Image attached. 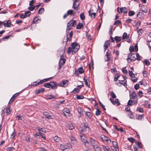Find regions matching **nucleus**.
Segmentation results:
<instances>
[{"instance_id":"f257e3e1","label":"nucleus","mask_w":151,"mask_h":151,"mask_svg":"<svg viewBox=\"0 0 151 151\" xmlns=\"http://www.w3.org/2000/svg\"><path fill=\"white\" fill-rule=\"evenodd\" d=\"M136 60L135 55L134 54L130 53L128 55L127 58V59L128 63H130L132 61H134Z\"/></svg>"},{"instance_id":"f03ea898","label":"nucleus","mask_w":151,"mask_h":151,"mask_svg":"<svg viewBox=\"0 0 151 151\" xmlns=\"http://www.w3.org/2000/svg\"><path fill=\"white\" fill-rule=\"evenodd\" d=\"M71 46L72 49L74 50V52L75 53L78 52L80 47L79 45L76 42H74L72 43Z\"/></svg>"},{"instance_id":"7ed1b4c3","label":"nucleus","mask_w":151,"mask_h":151,"mask_svg":"<svg viewBox=\"0 0 151 151\" xmlns=\"http://www.w3.org/2000/svg\"><path fill=\"white\" fill-rule=\"evenodd\" d=\"M80 136L81 138L82 142L85 146L86 147H88L89 142L87 140V138L83 135H80Z\"/></svg>"},{"instance_id":"20e7f679","label":"nucleus","mask_w":151,"mask_h":151,"mask_svg":"<svg viewBox=\"0 0 151 151\" xmlns=\"http://www.w3.org/2000/svg\"><path fill=\"white\" fill-rule=\"evenodd\" d=\"M69 83L67 80H63L61 82L58 83V86L65 88L68 86Z\"/></svg>"},{"instance_id":"39448f33","label":"nucleus","mask_w":151,"mask_h":151,"mask_svg":"<svg viewBox=\"0 0 151 151\" xmlns=\"http://www.w3.org/2000/svg\"><path fill=\"white\" fill-rule=\"evenodd\" d=\"M50 88L52 89H56L57 88V86H58V83L55 81H51L50 82Z\"/></svg>"},{"instance_id":"423d86ee","label":"nucleus","mask_w":151,"mask_h":151,"mask_svg":"<svg viewBox=\"0 0 151 151\" xmlns=\"http://www.w3.org/2000/svg\"><path fill=\"white\" fill-rule=\"evenodd\" d=\"M117 10L119 14L123 12L124 14H126L127 12V9L126 7L122 8L118 7L117 9Z\"/></svg>"},{"instance_id":"0eeeda50","label":"nucleus","mask_w":151,"mask_h":151,"mask_svg":"<svg viewBox=\"0 0 151 151\" xmlns=\"http://www.w3.org/2000/svg\"><path fill=\"white\" fill-rule=\"evenodd\" d=\"M45 96V98L47 100L52 99H57L56 96L52 94L50 95H46Z\"/></svg>"},{"instance_id":"6e6552de","label":"nucleus","mask_w":151,"mask_h":151,"mask_svg":"<svg viewBox=\"0 0 151 151\" xmlns=\"http://www.w3.org/2000/svg\"><path fill=\"white\" fill-rule=\"evenodd\" d=\"M67 24H69L68 25L72 27H75L76 24V21L75 20H74L73 19L70 20Z\"/></svg>"},{"instance_id":"1a4fd4ad","label":"nucleus","mask_w":151,"mask_h":151,"mask_svg":"<svg viewBox=\"0 0 151 151\" xmlns=\"http://www.w3.org/2000/svg\"><path fill=\"white\" fill-rule=\"evenodd\" d=\"M110 51L108 49L105 55V56H106L107 58V59L106 60H105L106 61H110V60L111 59V57H109V56L110 55Z\"/></svg>"},{"instance_id":"9d476101","label":"nucleus","mask_w":151,"mask_h":151,"mask_svg":"<svg viewBox=\"0 0 151 151\" xmlns=\"http://www.w3.org/2000/svg\"><path fill=\"white\" fill-rule=\"evenodd\" d=\"M3 25L5 27H10L12 25L13 26V25L11 24L9 20L7 21L6 23H4Z\"/></svg>"},{"instance_id":"9b49d317","label":"nucleus","mask_w":151,"mask_h":151,"mask_svg":"<svg viewBox=\"0 0 151 151\" xmlns=\"http://www.w3.org/2000/svg\"><path fill=\"white\" fill-rule=\"evenodd\" d=\"M101 138L103 141H107L108 140H110V143L111 142V140L110 139V138L108 139V137L105 136L104 135H103L101 137Z\"/></svg>"},{"instance_id":"f8f14e48","label":"nucleus","mask_w":151,"mask_h":151,"mask_svg":"<svg viewBox=\"0 0 151 151\" xmlns=\"http://www.w3.org/2000/svg\"><path fill=\"white\" fill-rule=\"evenodd\" d=\"M45 91V89L44 88H40L35 91V93L36 94H37L41 92H44Z\"/></svg>"},{"instance_id":"ddd939ff","label":"nucleus","mask_w":151,"mask_h":151,"mask_svg":"<svg viewBox=\"0 0 151 151\" xmlns=\"http://www.w3.org/2000/svg\"><path fill=\"white\" fill-rule=\"evenodd\" d=\"M77 111L81 116H83V112L84 109H83L79 107L77 109Z\"/></svg>"},{"instance_id":"4468645a","label":"nucleus","mask_w":151,"mask_h":151,"mask_svg":"<svg viewBox=\"0 0 151 151\" xmlns=\"http://www.w3.org/2000/svg\"><path fill=\"white\" fill-rule=\"evenodd\" d=\"M93 147L95 151H100L101 150V148L99 147L97 145H93Z\"/></svg>"},{"instance_id":"2eb2a0df","label":"nucleus","mask_w":151,"mask_h":151,"mask_svg":"<svg viewBox=\"0 0 151 151\" xmlns=\"http://www.w3.org/2000/svg\"><path fill=\"white\" fill-rule=\"evenodd\" d=\"M129 95L130 98L134 99L136 96L137 94L134 91H132V94H130Z\"/></svg>"},{"instance_id":"dca6fc26","label":"nucleus","mask_w":151,"mask_h":151,"mask_svg":"<svg viewBox=\"0 0 151 151\" xmlns=\"http://www.w3.org/2000/svg\"><path fill=\"white\" fill-rule=\"evenodd\" d=\"M135 144L138 146L139 148H142V144L141 142H138L137 140H136L135 142Z\"/></svg>"},{"instance_id":"f3484780","label":"nucleus","mask_w":151,"mask_h":151,"mask_svg":"<svg viewBox=\"0 0 151 151\" xmlns=\"http://www.w3.org/2000/svg\"><path fill=\"white\" fill-rule=\"evenodd\" d=\"M89 141L93 147V145H95V141L91 137H90Z\"/></svg>"},{"instance_id":"a211bd4d","label":"nucleus","mask_w":151,"mask_h":151,"mask_svg":"<svg viewBox=\"0 0 151 151\" xmlns=\"http://www.w3.org/2000/svg\"><path fill=\"white\" fill-rule=\"evenodd\" d=\"M65 60L63 57H61L60 59L59 63L63 65L65 63Z\"/></svg>"},{"instance_id":"6ab92c4d","label":"nucleus","mask_w":151,"mask_h":151,"mask_svg":"<svg viewBox=\"0 0 151 151\" xmlns=\"http://www.w3.org/2000/svg\"><path fill=\"white\" fill-rule=\"evenodd\" d=\"M83 25L82 23L79 22L76 26V29H81L83 27Z\"/></svg>"},{"instance_id":"aec40b11","label":"nucleus","mask_w":151,"mask_h":151,"mask_svg":"<svg viewBox=\"0 0 151 151\" xmlns=\"http://www.w3.org/2000/svg\"><path fill=\"white\" fill-rule=\"evenodd\" d=\"M80 91V90L78 88H74L73 91L71 92V93H79Z\"/></svg>"},{"instance_id":"412c9836","label":"nucleus","mask_w":151,"mask_h":151,"mask_svg":"<svg viewBox=\"0 0 151 151\" xmlns=\"http://www.w3.org/2000/svg\"><path fill=\"white\" fill-rule=\"evenodd\" d=\"M44 115L45 117L48 119H51V116L50 114L49 113H48L46 112H44Z\"/></svg>"},{"instance_id":"4be33fe9","label":"nucleus","mask_w":151,"mask_h":151,"mask_svg":"<svg viewBox=\"0 0 151 151\" xmlns=\"http://www.w3.org/2000/svg\"><path fill=\"white\" fill-rule=\"evenodd\" d=\"M37 129L39 132H40V131H41L43 134L44 133H46V131L44 129L41 128L39 127H37Z\"/></svg>"},{"instance_id":"5701e85b","label":"nucleus","mask_w":151,"mask_h":151,"mask_svg":"<svg viewBox=\"0 0 151 151\" xmlns=\"http://www.w3.org/2000/svg\"><path fill=\"white\" fill-rule=\"evenodd\" d=\"M77 1H76L74 0H73V6H72L73 8L74 9H76L77 8H78V7L79 6V4H78L77 5H76V2Z\"/></svg>"},{"instance_id":"b1692460","label":"nucleus","mask_w":151,"mask_h":151,"mask_svg":"<svg viewBox=\"0 0 151 151\" xmlns=\"http://www.w3.org/2000/svg\"><path fill=\"white\" fill-rule=\"evenodd\" d=\"M144 115H139V114H136V119L139 120H141L142 118L144 117Z\"/></svg>"},{"instance_id":"393cba45","label":"nucleus","mask_w":151,"mask_h":151,"mask_svg":"<svg viewBox=\"0 0 151 151\" xmlns=\"http://www.w3.org/2000/svg\"><path fill=\"white\" fill-rule=\"evenodd\" d=\"M65 50V47H64L63 49H62V50H60L59 52L60 53V55L61 56H63V55L64 53V51Z\"/></svg>"},{"instance_id":"a878e982","label":"nucleus","mask_w":151,"mask_h":151,"mask_svg":"<svg viewBox=\"0 0 151 151\" xmlns=\"http://www.w3.org/2000/svg\"><path fill=\"white\" fill-rule=\"evenodd\" d=\"M10 107V106H8V107L6 108V113L7 114V115L10 114L11 111V110L9 109V108Z\"/></svg>"},{"instance_id":"bb28decb","label":"nucleus","mask_w":151,"mask_h":151,"mask_svg":"<svg viewBox=\"0 0 151 151\" xmlns=\"http://www.w3.org/2000/svg\"><path fill=\"white\" fill-rule=\"evenodd\" d=\"M74 50L72 49V47H69L68 49L67 50V53L68 54H70L71 52V51L72 52V53L74 52Z\"/></svg>"},{"instance_id":"cd10ccee","label":"nucleus","mask_w":151,"mask_h":151,"mask_svg":"<svg viewBox=\"0 0 151 151\" xmlns=\"http://www.w3.org/2000/svg\"><path fill=\"white\" fill-rule=\"evenodd\" d=\"M76 98L77 99H81L84 98V97L82 95H76Z\"/></svg>"},{"instance_id":"c85d7f7f","label":"nucleus","mask_w":151,"mask_h":151,"mask_svg":"<svg viewBox=\"0 0 151 151\" xmlns=\"http://www.w3.org/2000/svg\"><path fill=\"white\" fill-rule=\"evenodd\" d=\"M143 14L142 12H139L137 15V17L141 19L142 17Z\"/></svg>"},{"instance_id":"c756f323","label":"nucleus","mask_w":151,"mask_h":151,"mask_svg":"<svg viewBox=\"0 0 151 151\" xmlns=\"http://www.w3.org/2000/svg\"><path fill=\"white\" fill-rule=\"evenodd\" d=\"M88 14L89 16L91 17H92V15H93V17L94 18H95V16L96 15V13H91L90 12V10H89L88 11Z\"/></svg>"},{"instance_id":"7c9ffc66","label":"nucleus","mask_w":151,"mask_h":151,"mask_svg":"<svg viewBox=\"0 0 151 151\" xmlns=\"http://www.w3.org/2000/svg\"><path fill=\"white\" fill-rule=\"evenodd\" d=\"M119 83L123 85L124 86L126 87L127 85V83L124 82V80H119Z\"/></svg>"},{"instance_id":"2f4dec72","label":"nucleus","mask_w":151,"mask_h":151,"mask_svg":"<svg viewBox=\"0 0 151 151\" xmlns=\"http://www.w3.org/2000/svg\"><path fill=\"white\" fill-rule=\"evenodd\" d=\"M83 127L85 129L87 128L88 130L89 131L90 130V128L88 127V124L87 123H83Z\"/></svg>"},{"instance_id":"473e14b6","label":"nucleus","mask_w":151,"mask_h":151,"mask_svg":"<svg viewBox=\"0 0 151 151\" xmlns=\"http://www.w3.org/2000/svg\"><path fill=\"white\" fill-rule=\"evenodd\" d=\"M129 38V36H127V34L126 33L124 32V33L122 39L123 40H124L125 39H127Z\"/></svg>"},{"instance_id":"72a5a7b5","label":"nucleus","mask_w":151,"mask_h":151,"mask_svg":"<svg viewBox=\"0 0 151 151\" xmlns=\"http://www.w3.org/2000/svg\"><path fill=\"white\" fill-rule=\"evenodd\" d=\"M78 70L80 74L83 73L84 71V70L83 69L82 67L79 68H78Z\"/></svg>"},{"instance_id":"f704fd0d","label":"nucleus","mask_w":151,"mask_h":151,"mask_svg":"<svg viewBox=\"0 0 151 151\" xmlns=\"http://www.w3.org/2000/svg\"><path fill=\"white\" fill-rule=\"evenodd\" d=\"M128 140L131 143L135 142L136 141L134 138L132 137L128 138Z\"/></svg>"},{"instance_id":"c9c22d12","label":"nucleus","mask_w":151,"mask_h":151,"mask_svg":"<svg viewBox=\"0 0 151 151\" xmlns=\"http://www.w3.org/2000/svg\"><path fill=\"white\" fill-rule=\"evenodd\" d=\"M31 14V12L29 11H27L25 12L24 14L25 17H27L28 16L29 17L30 15Z\"/></svg>"},{"instance_id":"e433bc0d","label":"nucleus","mask_w":151,"mask_h":151,"mask_svg":"<svg viewBox=\"0 0 151 151\" xmlns=\"http://www.w3.org/2000/svg\"><path fill=\"white\" fill-rule=\"evenodd\" d=\"M86 114L88 116L89 119L91 118L92 116L91 113L89 112L86 111Z\"/></svg>"},{"instance_id":"4c0bfd02","label":"nucleus","mask_w":151,"mask_h":151,"mask_svg":"<svg viewBox=\"0 0 151 151\" xmlns=\"http://www.w3.org/2000/svg\"><path fill=\"white\" fill-rule=\"evenodd\" d=\"M38 134H39L40 135L42 138H43L44 139H46L45 137L44 136V134H43V133H42L41 131L39 132L38 133Z\"/></svg>"},{"instance_id":"58836bf2","label":"nucleus","mask_w":151,"mask_h":151,"mask_svg":"<svg viewBox=\"0 0 151 151\" xmlns=\"http://www.w3.org/2000/svg\"><path fill=\"white\" fill-rule=\"evenodd\" d=\"M136 59L138 60V61H140V60H141V57L139 55V53H137L136 54Z\"/></svg>"},{"instance_id":"ea45409f","label":"nucleus","mask_w":151,"mask_h":151,"mask_svg":"<svg viewBox=\"0 0 151 151\" xmlns=\"http://www.w3.org/2000/svg\"><path fill=\"white\" fill-rule=\"evenodd\" d=\"M135 14V12L133 11H130L128 13V15L129 16H132L134 15Z\"/></svg>"},{"instance_id":"a19ab883","label":"nucleus","mask_w":151,"mask_h":151,"mask_svg":"<svg viewBox=\"0 0 151 151\" xmlns=\"http://www.w3.org/2000/svg\"><path fill=\"white\" fill-rule=\"evenodd\" d=\"M111 96L112 98L113 99H114L116 98V96L114 94V93L113 91H111L110 92Z\"/></svg>"},{"instance_id":"79ce46f5","label":"nucleus","mask_w":151,"mask_h":151,"mask_svg":"<svg viewBox=\"0 0 151 151\" xmlns=\"http://www.w3.org/2000/svg\"><path fill=\"white\" fill-rule=\"evenodd\" d=\"M110 43L109 40H107L105 43L104 46H107V47L110 46Z\"/></svg>"},{"instance_id":"37998d69","label":"nucleus","mask_w":151,"mask_h":151,"mask_svg":"<svg viewBox=\"0 0 151 151\" xmlns=\"http://www.w3.org/2000/svg\"><path fill=\"white\" fill-rule=\"evenodd\" d=\"M83 79L84 80V81L85 83V84L86 86L88 87H90L89 83V84H88L87 80L85 78H83Z\"/></svg>"},{"instance_id":"c03bdc74","label":"nucleus","mask_w":151,"mask_h":151,"mask_svg":"<svg viewBox=\"0 0 151 151\" xmlns=\"http://www.w3.org/2000/svg\"><path fill=\"white\" fill-rule=\"evenodd\" d=\"M114 39L116 41V42H119L121 40V38L120 37L118 36H115L114 37Z\"/></svg>"},{"instance_id":"a18cd8bd","label":"nucleus","mask_w":151,"mask_h":151,"mask_svg":"<svg viewBox=\"0 0 151 151\" xmlns=\"http://www.w3.org/2000/svg\"><path fill=\"white\" fill-rule=\"evenodd\" d=\"M80 17L81 20H83L85 19V16L84 14L83 13H81L80 14Z\"/></svg>"},{"instance_id":"49530a36","label":"nucleus","mask_w":151,"mask_h":151,"mask_svg":"<svg viewBox=\"0 0 151 151\" xmlns=\"http://www.w3.org/2000/svg\"><path fill=\"white\" fill-rule=\"evenodd\" d=\"M50 82L45 83L43 85V86L46 88H50Z\"/></svg>"},{"instance_id":"de8ad7c7","label":"nucleus","mask_w":151,"mask_h":151,"mask_svg":"<svg viewBox=\"0 0 151 151\" xmlns=\"http://www.w3.org/2000/svg\"><path fill=\"white\" fill-rule=\"evenodd\" d=\"M122 22L120 20H118L115 22L114 24V25H118L121 24Z\"/></svg>"},{"instance_id":"09e8293b","label":"nucleus","mask_w":151,"mask_h":151,"mask_svg":"<svg viewBox=\"0 0 151 151\" xmlns=\"http://www.w3.org/2000/svg\"><path fill=\"white\" fill-rule=\"evenodd\" d=\"M67 14L72 15L73 13V11L72 10H69L67 12Z\"/></svg>"},{"instance_id":"8fccbe9b","label":"nucleus","mask_w":151,"mask_h":151,"mask_svg":"<svg viewBox=\"0 0 151 151\" xmlns=\"http://www.w3.org/2000/svg\"><path fill=\"white\" fill-rule=\"evenodd\" d=\"M54 139L56 142H59L60 140V138L58 136H55L54 138Z\"/></svg>"},{"instance_id":"3c124183","label":"nucleus","mask_w":151,"mask_h":151,"mask_svg":"<svg viewBox=\"0 0 151 151\" xmlns=\"http://www.w3.org/2000/svg\"><path fill=\"white\" fill-rule=\"evenodd\" d=\"M130 114H128V117L130 119H132L134 117V115L133 114V113L132 111H130L129 112Z\"/></svg>"},{"instance_id":"603ef678","label":"nucleus","mask_w":151,"mask_h":151,"mask_svg":"<svg viewBox=\"0 0 151 151\" xmlns=\"http://www.w3.org/2000/svg\"><path fill=\"white\" fill-rule=\"evenodd\" d=\"M120 75L119 74H116L114 78V81H116L118 80V78L119 77Z\"/></svg>"},{"instance_id":"864d4df0","label":"nucleus","mask_w":151,"mask_h":151,"mask_svg":"<svg viewBox=\"0 0 151 151\" xmlns=\"http://www.w3.org/2000/svg\"><path fill=\"white\" fill-rule=\"evenodd\" d=\"M113 146L116 148H118L119 147L117 143L113 141L112 142Z\"/></svg>"},{"instance_id":"5fc2aeb1","label":"nucleus","mask_w":151,"mask_h":151,"mask_svg":"<svg viewBox=\"0 0 151 151\" xmlns=\"http://www.w3.org/2000/svg\"><path fill=\"white\" fill-rule=\"evenodd\" d=\"M38 83H39V81L37 82V81H36L35 82H34L33 83H32L31 85L32 86H37L39 84H38Z\"/></svg>"},{"instance_id":"6e6d98bb","label":"nucleus","mask_w":151,"mask_h":151,"mask_svg":"<svg viewBox=\"0 0 151 151\" xmlns=\"http://www.w3.org/2000/svg\"><path fill=\"white\" fill-rule=\"evenodd\" d=\"M122 70L123 73L124 74H127L128 73L127 70L125 69V67L122 68Z\"/></svg>"},{"instance_id":"4d7b16f0","label":"nucleus","mask_w":151,"mask_h":151,"mask_svg":"<svg viewBox=\"0 0 151 151\" xmlns=\"http://www.w3.org/2000/svg\"><path fill=\"white\" fill-rule=\"evenodd\" d=\"M137 110L138 111L140 112H143L144 110L142 108H141L140 107H138L137 109Z\"/></svg>"},{"instance_id":"13d9d810","label":"nucleus","mask_w":151,"mask_h":151,"mask_svg":"<svg viewBox=\"0 0 151 151\" xmlns=\"http://www.w3.org/2000/svg\"><path fill=\"white\" fill-rule=\"evenodd\" d=\"M44 10V9L43 8H41L40 9L38 12V13L39 14H41V13L43 12Z\"/></svg>"},{"instance_id":"bf43d9fd","label":"nucleus","mask_w":151,"mask_h":151,"mask_svg":"<svg viewBox=\"0 0 151 151\" xmlns=\"http://www.w3.org/2000/svg\"><path fill=\"white\" fill-rule=\"evenodd\" d=\"M101 112V111L99 110V109H97L96 111L95 114L96 116H98L100 114Z\"/></svg>"},{"instance_id":"052dcab7","label":"nucleus","mask_w":151,"mask_h":151,"mask_svg":"<svg viewBox=\"0 0 151 151\" xmlns=\"http://www.w3.org/2000/svg\"><path fill=\"white\" fill-rule=\"evenodd\" d=\"M68 35H67V40L66 42H67L68 41H69V42L71 40V39L72 37V36H71L70 37V36H69L68 37Z\"/></svg>"},{"instance_id":"680f3d73","label":"nucleus","mask_w":151,"mask_h":151,"mask_svg":"<svg viewBox=\"0 0 151 151\" xmlns=\"http://www.w3.org/2000/svg\"><path fill=\"white\" fill-rule=\"evenodd\" d=\"M35 9V6H30L28 7V9L30 11H32Z\"/></svg>"},{"instance_id":"e2e57ef3","label":"nucleus","mask_w":151,"mask_h":151,"mask_svg":"<svg viewBox=\"0 0 151 151\" xmlns=\"http://www.w3.org/2000/svg\"><path fill=\"white\" fill-rule=\"evenodd\" d=\"M99 103L100 104V106L102 107V108L103 109V110L104 111H106V109L104 107V105L100 101H99Z\"/></svg>"},{"instance_id":"0e129e2a","label":"nucleus","mask_w":151,"mask_h":151,"mask_svg":"<svg viewBox=\"0 0 151 151\" xmlns=\"http://www.w3.org/2000/svg\"><path fill=\"white\" fill-rule=\"evenodd\" d=\"M133 102L132 100H129L127 103V105L128 106H132L133 105Z\"/></svg>"},{"instance_id":"69168bd1","label":"nucleus","mask_w":151,"mask_h":151,"mask_svg":"<svg viewBox=\"0 0 151 151\" xmlns=\"http://www.w3.org/2000/svg\"><path fill=\"white\" fill-rule=\"evenodd\" d=\"M129 51L130 53L134 51V49L133 46H130L129 48Z\"/></svg>"},{"instance_id":"338daca9","label":"nucleus","mask_w":151,"mask_h":151,"mask_svg":"<svg viewBox=\"0 0 151 151\" xmlns=\"http://www.w3.org/2000/svg\"><path fill=\"white\" fill-rule=\"evenodd\" d=\"M103 149L105 151H106V150H107L108 151H109V150H110V149L109 147H107L106 146H105L104 145H103Z\"/></svg>"},{"instance_id":"774afa93","label":"nucleus","mask_w":151,"mask_h":151,"mask_svg":"<svg viewBox=\"0 0 151 151\" xmlns=\"http://www.w3.org/2000/svg\"><path fill=\"white\" fill-rule=\"evenodd\" d=\"M143 76L145 77H146L147 76V72L145 70H144L143 72Z\"/></svg>"}]
</instances>
